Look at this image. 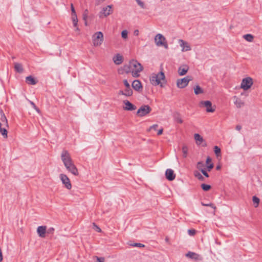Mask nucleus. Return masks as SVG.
<instances>
[{
    "instance_id": "nucleus-1",
    "label": "nucleus",
    "mask_w": 262,
    "mask_h": 262,
    "mask_svg": "<svg viewBox=\"0 0 262 262\" xmlns=\"http://www.w3.org/2000/svg\"><path fill=\"white\" fill-rule=\"evenodd\" d=\"M142 65L136 60H132L128 64H125L122 69L118 70L120 74H123V72L126 73H132L133 77L137 78L140 76V73L143 70Z\"/></svg>"
},
{
    "instance_id": "nucleus-2",
    "label": "nucleus",
    "mask_w": 262,
    "mask_h": 262,
    "mask_svg": "<svg viewBox=\"0 0 262 262\" xmlns=\"http://www.w3.org/2000/svg\"><path fill=\"white\" fill-rule=\"evenodd\" d=\"M61 158L67 170L74 176L79 174L78 170L73 163L70 153L68 150H63L62 151Z\"/></svg>"
},
{
    "instance_id": "nucleus-3",
    "label": "nucleus",
    "mask_w": 262,
    "mask_h": 262,
    "mask_svg": "<svg viewBox=\"0 0 262 262\" xmlns=\"http://www.w3.org/2000/svg\"><path fill=\"white\" fill-rule=\"evenodd\" d=\"M150 81L152 85H160L162 87L163 83L166 82L164 73L162 71H160L157 74L152 73L150 77Z\"/></svg>"
},
{
    "instance_id": "nucleus-4",
    "label": "nucleus",
    "mask_w": 262,
    "mask_h": 262,
    "mask_svg": "<svg viewBox=\"0 0 262 262\" xmlns=\"http://www.w3.org/2000/svg\"><path fill=\"white\" fill-rule=\"evenodd\" d=\"M1 115L0 134H1L4 138L7 139L8 138V132L6 128L9 127L8 120L3 111H1Z\"/></svg>"
},
{
    "instance_id": "nucleus-5",
    "label": "nucleus",
    "mask_w": 262,
    "mask_h": 262,
    "mask_svg": "<svg viewBox=\"0 0 262 262\" xmlns=\"http://www.w3.org/2000/svg\"><path fill=\"white\" fill-rule=\"evenodd\" d=\"M122 82L125 86V88L123 90H120L119 92V95H124L126 97L132 96L133 92L127 80L124 79Z\"/></svg>"
},
{
    "instance_id": "nucleus-6",
    "label": "nucleus",
    "mask_w": 262,
    "mask_h": 262,
    "mask_svg": "<svg viewBox=\"0 0 262 262\" xmlns=\"http://www.w3.org/2000/svg\"><path fill=\"white\" fill-rule=\"evenodd\" d=\"M104 36L102 32H97L92 36L93 43L94 46H100L103 42Z\"/></svg>"
},
{
    "instance_id": "nucleus-7",
    "label": "nucleus",
    "mask_w": 262,
    "mask_h": 262,
    "mask_svg": "<svg viewBox=\"0 0 262 262\" xmlns=\"http://www.w3.org/2000/svg\"><path fill=\"white\" fill-rule=\"evenodd\" d=\"M155 41L157 46H163L165 48H168V45L165 38L161 34H158L155 38Z\"/></svg>"
},
{
    "instance_id": "nucleus-8",
    "label": "nucleus",
    "mask_w": 262,
    "mask_h": 262,
    "mask_svg": "<svg viewBox=\"0 0 262 262\" xmlns=\"http://www.w3.org/2000/svg\"><path fill=\"white\" fill-rule=\"evenodd\" d=\"M151 111V108L148 105H143L138 109L137 115L141 117L148 114Z\"/></svg>"
},
{
    "instance_id": "nucleus-9",
    "label": "nucleus",
    "mask_w": 262,
    "mask_h": 262,
    "mask_svg": "<svg viewBox=\"0 0 262 262\" xmlns=\"http://www.w3.org/2000/svg\"><path fill=\"white\" fill-rule=\"evenodd\" d=\"M191 80H192V76H187L183 78L178 79L177 81V85L179 88H184L188 85L189 82Z\"/></svg>"
},
{
    "instance_id": "nucleus-10",
    "label": "nucleus",
    "mask_w": 262,
    "mask_h": 262,
    "mask_svg": "<svg viewBox=\"0 0 262 262\" xmlns=\"http://www.w3.org/2000/svg\"><path fill=\"white\" fill-rule=\"evenodd\" d=\"M253 84V80L250 77L244 78L242 81L241 88L246 91L249 89Z\"/></svg>"
},
{
    "instance_id": "nucleus-11",
    "label": "nucleus",
    "mask_w": 262,
    "mask_h": 262,
    "mask_svg": "<svg viewBox=\"0 0 262 262\" xmlns=\"http://www.w3.org/2000/svg\"><path fill=\"white\" fill-rule=\"evenodd\" d=\"M59 178L65 187L70 190L72 188V184L68 176L65 174L62 173L59 175Z\"/></svg>"
},
{
    "instance_id": "nucleus-12",
    "label": "nucleus",
    "mask_w": 262,
    "mask_h": 262,
    "mask_svg": "<svg viewBox=\"0 0 262 262\" xmlns=\"http://www.w3.org/2000/svg\"><path fill=\"white\" fill-rule=\"evenodd\" d=\"M113 12L112 6L108 5L103 8L102 11L99 13V17L103 18L107 17Z\"/></svg>"
},
{
    "instance_id": "nucleus-13",
    "label": "nucleus",
    "mask_w": 262,
    "mask_h": 262,
    "mask_svg": "<svg viewBox=\"0 0 262 262\" xmlns=\"http://www.w3.org/2000/svg\"><path fill=\"white\" fill-rule=\"evenodd\" d=\"M178 41L180 47L182 48V52H186L191 50V47L188 42L183 39H179Z\"/></svg>"
},
{
    "instance_id": "nucleus-14",
    "label": "nucleus",
    "mask_w": 262,
    "mask_h": 262,
    "mask_svg": "<svg viewBox=\"0 0 262 262\" xmlns=\"http://www.w3.org/2000/svg\"><path fill=\"white\" fill-rule=\"evenodd\" d=\"M201 104L206 108L207 112L213 113L215 111V109L212 107V103L210 101H202L200 102Z\"/></svg>"
},
{
    "instance_id": "nucleus-15",
    "label": "nucleus",
    "mask_w": 262,
    "mask_h": 262,
    "mask_svg": "<svg viewBox=\"0 0 262 262\" xmlns=\"http://www.w3.org/2000/svg\"><path fill=\"white\" fill-rule=\"evenodd\" d=\"M47 232V227L46 226H41L37 228V233L39 236L41 238L46 237V233Z\"/></svg>"
},
{
    "instance_id": "nucleus-16",
    "label": "nucleus",
    "mask_w": 262,
    "mask_h": 262,
    "mask_svg": "<svg viewBox=\"0 0 262 262\" xmlns=\"http://www.w3.org/2000/svg\"><path fill=\"white\" fill-rule=\"evenodd\" d=\"M132 88L136 91L140 92L142 90V85L141 82L138 80H135L133 81L132 84Z\"/></svg>"
},
{
    "instance_id": "nucleus-17",
    "label": "nucleus",
    "mask_w": 262,
    "mask_h": 262,
    "mask_svg": "<svg viewBox=\"0 0 262 262\" xmlns=\"http://www.w3.org/2000/svg\"><path fill=\"white\" fill-rule=\"evenodd\" d=\"M165 176L166 179L169 181H173L176 178V174L173 170L171 169H167L165 172Z\"/></svg>"
},
{
    "instance_id": "nucleus-18",
    "label": "nucleus",
    "mask_w": 262,
    "mask_h": 262,
    "mask_svg": "<svg viewBox=\"0 0 262 262\" xmlns=\"http://www.w3.org/2000/svg\"><path fill=\"white\" fill-rule=\"evenodd\" d=\"M189 67L187 64L180 66L178 69V73L180 76L185 75L189 70Z\"/></svg>"
},
{
    "instance_id": "nucleus-19",
    "label": "nucleus",
    "mask_w": 262,
    "mask_h": 262,
    "mask_svg": "<svg viewBox=\"0 0 262 262\" xmlns=\"http://www.w3.org/2000/svg\"><path fill=\"white\" fill-rule=\"evenodd\" d=\"M194 137L197 144L201 145L202 143H203V144H202V146L203 147H206L207 146V144L204 141L203 137H202L199 134H195Z\"/></svg>"
},
{
    "instance_id": "nucleus-20",
    "label": "nucleus",
    "mask_w": 262,
    "mask_h": 262,
    "mask_svg": "<svg viewBox=\"0 0 262 262\" xmlns=\"http://www.w3.org/2000/svg\"><path fill=\"white\" fill-rule=\"evenodd\" d=\"M125 106L124 107V110L127 111H134L136 109V106L130 103L129 101L126 100L124 101Z\"/></svg>"
},
{
    "instance_id": "nucleus-21",
    "label": "nucleus",
    "mask_w": 262,
    "mask_h": 262,
    "mask_svg": "<svg viewBox=\"0 0 262 262\" xmlns=\"http://www.w3.org/2000/svg\"><path fill=\"white\" fill-rule=\"evenodd\" d=\"M113 61L114 63L117 65H119L123 62V56L119 54H117L113 57Z\"/></svg>"
},
{
    "instance_id": "nucleus-22",
    "label": "nucleus",
    "mask_w": 262,
    "mask_h": 262,
    "mask_svg": "<svg viewBox=\"0 0 262 262\" xmlns=\"http://www.w3.org/2000/svg\"><path fill=\"white\" fill-rule=\"evenodd\" d=\"M26 82L28 84L35 85L37 83V81L32 76H29L26 78Z\"/></svg>"
},
{
    "instance_id": "nucleus-23",
    "label": "nucleus",
    "mask_w": 262,
    "mask_h": 262,
    "mask_svg": "<svg viewBox=\"0 0 262 262\" xmlns=\"http://www.w3.org/2000/svg\"><path fill=\"white\" fill-rule=\"evenodd\" d=\"M235 99L234 104L237 108H241L245 105V103L240 98H237L236 96L234 97Z\"/></svg>"
},
{
    "instance_id": "nucleus-24",
    "label": "nucleus",
    "mask_w": 262,
    "mask_h": 262,
    "mask_svg": "<svg viewBox=\"0 0 262 262\" xmlns=\"http://www.w3.org/2000/svg\"><path fill=\"white\" fill-rule=\"evenodd\" d=\"M186 256L191 259L195 260H198L199 258V255L192 252H189L186 254Z\"/></svg>"
},
{
    "instance_id": "nucleus-25",
    "label": "nucleus",
    "mask_w": 262,
    "mask_h": 262,
    "mask_svg": "<svg viewBox=\"0 0 262 262\" xmlns=\"http://www.w3.org/2000/svg\"><path fill=\"white\" fill-rule=\"evenodd\" d=\"M14 69L16 72L19 73H22L24 71L22 65L17 62L14 63Z\"/></svg>"
},
{
    "instance_id": "nucleus-26",
    "label": "nucleus",
    "mask_w": 262,
    "mask_h": 262,
    "mask_svg": "<svg viewBox=\"0 0 262 262\" xmlns=\"http://www.w3.org/2000/svg\"><path fill=\"white\" fill-rule=\"evenodd\" d=\"M194 92L195 95H199L203 94L204 93V91L199 85H198L194 88Z\"/></svg>"
},
{
    "instance_id": "nucleus-27",
    "label": "nucleus",
    "mask_w": 262,
    "mask_h": 262,
    "mask_svg": "<svg viewBox=\"0 0 262 262\" xmlns=\"http://www.w3.org/2000/svg\"><path fill=\"white\" fill-rule=\"evenodd\" d=\"M174 119L179 123L181 124L183 123V120L181 118L180 114L178 113L174 114Z\"/></svg>"
},
{
    "instance_id": "nucleus-28",
    "label": "nucleus",
    "mask_w": 262,
    "mask_h": 262,
    "mask_svg": "<svg viewBox=\"0 0 262 262\" xmlns=\"http://www.w3.org/2000/svg\"><path fill=\"white\" fill-rule=\"evenodd\" d=\"M243 38L249 42H252L254 39V36L250 34H247L243 36Z\"/></svg>"
},
{
    "instance_id": "nucleus-29",
    "label": "nucleus",
    "mask_w": 262,
    "mask_h": 262,
    "mask_svg": "<svg viewBox=\"0 0 262 262\" xmlns=\"http://www.w3.org/2000/svg\"><path fill=\"white\" fill-rule=\"evenodd\" d=\"M196 168L201 171H202V170H205V165L203 162L200 161L198 162L196 164Z\"/></svg>"
},
{
    "instance_id": "nucleus-30",
    "label": "nucleus",
    "mask_w": 262,
    "mask_h": 262,
    "mask_svg": "<svg viewBox=\"0 0 262 262\" xmlns=\"http://www.w3.org/2000/svg\"><path fill=\"white\" fill-rule=\"evenodd\" d=\"M252 201L254 203V207L255 208L257 207L258 206L259 202H260L259 199L256 196H253L252 197Z\"/></svg>"
},
{
    "instance_id": "nucleus-31",
    "label": "nucleus",
    "mask_w": 262,
    "mask_h": 262,
    "mask_svg": "<svg viewBox=\"0 0 262 262\" xmlns=\"http://www.w3.org/2000/svg\"><path fill=\"white\" fill-rule=\"evenodd\" d=\"M72 19L74 27H77L78 25V18L76 14L72 15Z\"/></svg>"
},
{
    "instance_id": "nucleus-32",
    "label": "nucleus",
    "mask_w": 262,
    "mask_h": 262,
    "mask_svg": "<svg viewBox=\"0 0 262 262\" xmlns=\"http://www.w3.org/2000/svg\"><path fill=\"white\" fill-rule=\"evenodd\" d=\"M182 152H183V157L184 158H186L187 156L188 150V147H187V146L184 145L182 147Z\"/></svg>"
},
{
    "instance_id": "nucleus-33",
    "label": "nucleus",
    "mask_w": 262,
    "mask_h": 262,
    "mask_svg": "<svg viewBox=\"0 0 262 262\" xmlns=\"http://www.w3.org/2000/svg\"><path fill=\"white\" fill-rule=\"evenodd\" d=\"M194 176L197 178L199 180H201V181H204V178L202 176V175L198 171H195L194 172Z\"/></svg>"
},
{
    "instance_id": "nucleus-34",
    "label": "nucleus",
    "mask_w": 262,
    "mask_h": 262,
    "mask_svg": "<svg viewBox=\"0 0 262 262\" xmlns=\"http://www.w3.org/2000/svg\"><path fill=\"white\" fill-rule=\"evenodd\" d=\"M214 152L217 157L221 156V149L217 146H215L214 147Z\"/></svg>"
},
{
    "instance_id": "nucleus-35",
    "label": "nucleus",
    "mask_w": 262,
    "mask_h": 262,
    "mask_svg": "<svg viewBox=\"0 0 262 262\" xmlns=\"http://www.w3.org/2000/svg\"><path fill=\"white\" fill-rule=\"evenodd\" d=\"M201 188L204 191H208L211 189V186L206 184H202L201 185Z\"/></svg>"
},
{
    "instance_id": "nucleus-36",
    "label": "nucleus",
    "mask_w": 262,
    "mask_h": 262,
    "mask_svg": "<svg viewBox=\"0 0 262 262\" xmlns=\"http://www.w3.org/2000/svg\"><path fill=\"white\" fill-rule=\"evenodd\" d=\"M88 16H89V11H88V9H85L83 11V14H82L83 19L84 20H85L86 19H87Z\"/></svg>"
},
{
    "instance_id": "nucleus-37",
    "label": "nucleus",
    "mask_w": 262,
    "mask_h": 262,
    "mask_svg": "<svg viewBox=\"0 0 262 262\" xmlns=\"http://www.w3.org/2000/svg\"><path fill=\"white\" fill-rule=\"evenodd\" d=\"M201 204H202V206H210V207L213 208L214 209V210L216 208V207L214 206V205L213 204H212V203L205 204L203 202H202Z\"/></svg>"
},
{
    "instance_id": "nucleus-38",
    "label": "nucleus",
    "mask_w": 262,
    "mask_h": 262,
    "mask_svg": "<svg viewBox=\"0 0 262 262\" xmlns=\"http://www.w3.org/2000/svg\"><path fill=\"white\" fill-rule=\"evenodd\" d=\"M121 36L123 39H126L127 38V31L126 30H123L121 32Z\"/></svg>"
},
{
    "instance_id": "nucleus-39",
    "label": "nucleus",
    "mask_w": 262,
    "mask_h": 262,
    "mask_svg": "<svg viewBox=\"0 0 262 262\" xmlns=\"http://www.w3.org/2000/svg\"><path fill=\"white\" fill-rule=\"evenodd\" d=\"M188 232L190 236H193L195 234L196 231L194 229H189L188 230Z\"/></svg>"
},
{
    "instance_id": "nucleus-40",
    "label": "nucleus",
    "mask_w": 262,
    "mask_h": 262,
    "mask_svg": "<svg viewBox=\"0 0 262 262\" xmlns=\"http://www.w3.org/2000/svg\"><path fill=\"white\" fill-rule=\"evenodd\" d=\"M158 127V124H154L152 126H151L147 130L148 132H149L151 129H154L155 130H156L157 128Z\"/></svg>"
},
{
    "instance_id": "nucleus-41",
    "label": "nucleus",
    "mask_w": 262,
    "mask_h": 262,
    "mask_svg": "<svg viewBox=\"0 0 262 262\" xmlns=\"http://www.w3.org/2000/svg\"><path fill=\"white\" fill-rule=\"evenodd\" d=\"M136 2L142 8H144V4L143 2L140 0H136Z\"/></svg>"
},
{
    "instance_id": "nucleus-42",
    "label": "nucleus",
    "mask_w": 262,
    "mask_h": 262,
    "mask_svg": "<svg viewBox=\"0 0 262 262\" xmlns=\"http://www.w3.org/2000/svg\"><path fill=\"white\" fill-rule=\"evenodd\" d=\"M213 166L214 165L213 163H210L209 165H207V170L210 171L213 168Z\"/></svg>"
},
{
    "instance_id": "nucleus-43",
    "label": "nucleus",
    "mask_w": 262,
    "mask_h": 262,
    "mask_svg": "<svg viewBox=\"0 0 262 262\" xmlns=\"http://www.w3.org/2000/svg\"><path fill=\"white\" fill-rule=\"evenodd\" d=\"M54 231V228L52 227L50 228L48 231H47V233L48 234H53Z\"/></svg>"
},
{
    "instance_id": "nucleus-44",
    "label": "nucleus",
    "mask_w": 262,
    "mask_h": 262,
    "mask_svg": "<svg viewBox=\"0 0 262 262\" xmlns=\"http://www.w3.org/2000/svg\"><path fill=\"white\" fill-rule=\"evenodd\" d=\"M71 11H72V15H74V14H76V11L75 10V9L74 8L73 4H71Z\"/></svg>"
},
{
    "instance_id": "nucleus-45",
    "label": "nucleus",
    "mask_w": 262,
    "mask_h": 262,
    "mask_svg": "<svg viewBox=\"0 0 262 262\" xmlns=\"http://www.w3.org/2000/svg\"><path fill=\"white\" fill-rule=\"evenodd\" d=\"M134 247H144L145 245L140 243H135L134 245Z\"/></svg>"
},
{
    "instance_id": "nucleus-46",
    "label": "nucleus",
    "mask_w": 262,
    "mask_h": 262,
    "mask_svg": "<svg viewBox=\"0 0 262 262\" xmlns=\"http://www.w3.org/2000/svg\"><path fill=\"white\" fill-rule=\"evenodd\" d=\"M206 164H207V165H209V164H210V163H211V159L209 157H208L207 158V159H206Z\"/></svg>"
},
{
    "instance_id": "nucleus-47",
    "label": "nucleus",
    "mask_w": 262,
    "mask_h": 262,
    "mask_svg": "<svg viewBox=\"0 0 262 262\" xmlns=\"http://www.w3.org/2000/svg\"><path fill=\"white\" fill-rule=\"evenodd\" d=\"M97 257V262H104V258L99 257Z\"/></svg>"
},
{
    "instance_id": "nucleus-48",
    "label": "nucleus",
    "mask_w": 262,
    "mask_h": 262,
    "mask_svg": "<svg viewBox=\"0 0 262 262\" xmlns=\"http://www.w3.org/2000/svg\"><path fill=\"white\" fill-rule=\"evenodd\" d=\"M201 172L206 177H209V174L205 170H202Z\"/></svg>"
},
{
    "instance_id": "nucleus-49",
    "label": "nucleus",
    "mask_w": 262,
    "mask_h": 262,
    "mask_svg": "<svg viewBox=\"0 0 262 262\" xmlns=\"http://www.w3.org/2000/svg\"><path fill=\"white\" fill-rule=\"evenodd\" d=\"M3 259L2 251L1 248L0 247V262H2Z\"/></svg>"
},
{
    "instance_id": "nucleus-50",
    "label": "nucleus",
    "mask_w": 262,
    "mask_h": 262,
    "mask_svg": "<svg viewBox=\"0 0 262 262\" xmlns=\"http://www.w3.org/2000/svg\"><path fill=\"white\" fill-rule=\"evenodd\" d=\"M163 129L162 128H161V129H160L158 130L157 135L158 136L161 135H162L163 134Z\"/></svg>"
},
{
    "instance_id": "nucleus-51",
    "label": "nucleus",
    "mask_w": 262,
    "mask_h": 262,
    "mask_svg": "<svg viewBox=\"0 0 262 262\" xmlns=\"http://www.w3.org/2000/svg\"><path fill=\"white\" fill-rule=\"evenodd\" d=\"M242 129V126L240 125H237L236 126V129L237 130H240Z\"/></svg>"
},
{
    "instance_id": "nucleus-52",
    "label": "nucleus",
    "mask_w": 262,
    "mask_h": 262,
    "mask_svg": "<svg viewBox=\"0 0 262 262\" xmlns=\"http://www.w3.org/2000/svg\"><path fill=\"white\" fill-rule=\"evenodd\" d=\"M75 31L78 32V34H79L80 29L78 28V25L77 26V27H75Z\"/></svg>"
},
{
    "instance_id": "nucleus-53",
    "label": "nucleus",
    "mask_w": 262,
    "mask_h": 262,
    "mask_svg": "<svg viewBox=\"0 0 262 262\" xmlns=\"http://www.w3.org/2000/svg\"><path fill=\"white\" fill-rule=\"evenodd\" d=\"M134 34L135 35H138L139 34V31L138 30H136L134 31Z\"/></svg>"
},
{
    "instance_id": "nucleus-54",
    "label": "nucleus",
    "mask_w": 262,
    "mask_h": 262,
    "mask_svg": "<svg viewBox=\"0 0 262 262\" xmlns=\"http://www.w3.org/2000/svg\"><path fill=\"white\" fill-rule=\"evenodd\" d=\"M34 109L38 113H40V110L36 106V107L34 108Z\"/></svg>"
},
{
    "instance_id": "nucleus-55",
    "label": "nucleus",
    "mask_w": 262,
    "mask_h": 262,
    "mask_svg": "<svg viewBox=\"0 0 262 262\" xmlns=\"http://www.w3.org/2000/svg\"><path fill=\"white\" fill-rule=\"evenodd\" d=\"M31 104L34 108L36 107L34 103H33V102H31Z\"/></svg>"
},
{
    "instance_id": "nucleus-56",
    "label": "nucleus",
    "mask_w": 262,
    "mask_h": 262,
    "mask_svg": "<svg viewBox=\"0 0 262 262\" xmlns=\"http://www.w3.org/2000/svg\"><path fill=\"white\" fill-rule=\"evenodd\" d=\"M221 166L220 165H217L216 167V169L217 170L221 169Z\"/></svg>"
},
{
    "instance_id": "nucleus-57",
    "label": "nucleus",
    "mask_w": 262,
    "mask_h": 262,
    "mask_svg": "<svg viewBox=\"0 0 262 262\" xmlns=\"http://www.w3.org/2000/svg\"><path fill=\"white\" fill-rule=\"evenodd\" d=\"M97 231L99 232H101V229L97 226Z\"/></svg>"
},
{
    "instance_id": "nucleus-58",
    "label": "nucleus",
    "mask_w": 262,
    "mask_h": 262,
    "mask_svg": "<svg viewBox=\"0 0 262 262\" xmlns=\"http://www.w3.org/2000/svg\"><path fill=\"white\" fill-rule=\"evenodd\" d=\"M84 25L85 26H88V21H87V19H86L85 20H84Z\"/></svg>"
}]
</instances>
